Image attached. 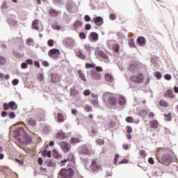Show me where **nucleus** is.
<instances>
[{
	"label": "nucleus",
	"mask_w": 178,
	"mask_h": 178,
	"mask_svg": "<svg viewBox=\"0 0 178 178\" xmlns=\"http://www.w3.org/2000/svg\"><path fill=\"white\" fill-rule=\"evenodd\" d=\"M67 161L74 163V155L72 153H70L67 156Z\"/></svg>",
	"instance_id": "34"
},
{
	"label": "nucleus",
	"mask_w": 178,
	"mask_h": 178,
	"mask_svg": "<svg viewBox=\"0 0 178 178\" xmlns=\"http://www.w3.org/2000/svg\"><path fill=\"white\" fill-rule=\"evenodd\" d=\"M105 79L106 81H109V83H112V81H113V76H112V75L109 73H106L105 74Z\"/></svg>",
	"instance_id": "33"
},
{
	"label": "nucleus",
	"mask_w": 178,
	"mask_h": 178,
	"mask_svg": "<svg viewBox=\"0 0 178 178\" xmlns=\"http://www.w3.org/2000/svg\"><path fill=\"white\" fill-rule=\"evenodd\" d=\"M147 115H148V111L147 110L142 109L138 112V115L141 116V118H146Z\"/></svg>",
	"instance_id": "27"
},
{
	"label": "nucleus",
	"mask_w": 178,
	"mask_h": 178,
	"mask_svg": "<svg viewBox=\"0 0 178 178\" xmlns=\"http://www.w3.org/2000/svg\"><path fill=\"white\" fill-rule=\"evenodd\" d=\"M60 13H62V12L58 11L54 8H50L49 10V15L51 17H58Z\"/></svg>",
	"instance_id": "15"
},
{
	"label": "nucleus",
	"mask_w": 178,
	"mask_h": 178,
	"mask_svg": "<svg viewBox=\"0 0 178 178\" xmlns=\"http://www.w3.org/2000/svg\"><path fill=\"white\" fill-rule=\"evenodd\" d=\"M61 178H72L74 176V171L73 169H62L58 174Z\"/></svg>",
	"instance_id": "3"
},
{
	"label": "nucleus",
	"mask_w": 178,
	"mask_h": 178,
	"mask_svg": "<svg viewBox=\"0 0 178 178\" xmlns=\"http://www.w3.org/2000/svg\"><path fill=\"white\" fill-rule=\"evenodd\" d=\"M6 63V57H3L2 56H0V65L1 66H3Z\"/></svg>",
	"instance_id": "40"
},
{
	"label": "nucleus",
	"mask_w": 178,
	"mask_h": 178,
	"mask_svg": "<svg viewBox=\"0 0 178 178\" xmlns=\"http://www.w3.org/2000/svg\"><path fill=\"white\" fill-rule=\"evenodd\" d=\"M45 163L47 165V166L49 167H51V168H54L56 163L54 162L53 160H51V159H47L45 161Z\"/></svg>",
	"instance_id": "25"
},
{
	"label": "nucleus",
	"mask_w": 178,
	"mask_h": 178,
	"mask_svg": "<svg viewBox=\"0 0 178 178\" xmlns=\"http://www.w3.org/2000/svg\"><path fill=\"white\" fill-rule=\"evenodd\" d=\"M52 29H54V30H61L62 29V26H59V24H58V23L55 22L52 24L51 26Z\"/></svg>",
	"instance_id": "39"
},
{
	"label": "nucleus",
	"mask_w": 178,
	"mask_h": 178,
	"mask_svg": "<svg viewBox=\"0 0 178 178\" xmlns=\"http://www.w3.org/2000/svg\"><path fill=\"white\" fill-rule=\"evenodd\" d=\"M4 111H8L11 109V111H16L17 109V104L15 102H10L9 104L4 103L3 104Z\"/></svg>",
	"instance_id": "9"
},
{
	"label": "nucleus",
	"mask_w": 178,
	"mask_h": 178,
	"mask_svg": "<svg viewBox=\"0 0 178 178\" xmlns=\"http://www.w3.org/2000/svg\"><path fill=\"white\" fill-rule=\"evenodd\" d=\"M60 147L62 149V151L66 154L67 152H69V151H70V149L72 148V146L70 145V143L65 142V141H63L60 143Z\"/></svg>",
	"instance_id": "10"
},
{
	"label": "nucleus",
	"mask_w": 178,
	"mask_h": 178,
	"mask_svg": "<svg viewBox=\"0 0 178 178\" xmlns=\"http://www.w3.org/2000/svg\"><path fill=\"white\" fill-rule=\"evenodd\" d=\"M95 70L97 72H102L104 70V69H102V67H101V66H97L95 67Z\"/></svg>",
	"instance_id": "64"
},
{
	"label": "nucleus",
	"mask_w": 178,
	"mask_h": 178,
	"mask_svg": "<svg viewBox=\"0 0 178 178\" xmlns=\"http://www.w3.org/2000/svg\"><path fill=\"white\" fill-rule=\"evenodd\" d=\"M127 129L128 134H131V133H133V128L131 127L127 126Z\"/></svg>",
	"instance_id": "52"
},
{
	"label": "nucleus",
	"mask_w": 178,
	"mask_h": 178,
	"mask_svg": "<svg viewBox=\"0 0 178 178\" xmlns=\"http://www.w3.org/2000/svg\"><path fill=\"white\" fill-rule=\"evenodd\" d=\"M151 129H158L159 123L158 121L153 120L149 122Z\"/></svg>",
	"instance_id": "21"
},
{
	"label": "nucleus",
	"mask_w": 178,
	"mask_h": 178,
	"mask_svg": "<svg viewBox=\"0 0 178 178\" xmlns=\"http://www.w3.org/2000/svg\"><path fill=\"white\" fill-rule=\"evenodd\" d=\"M90 169L92 170V172H97L98 170L101 169V166L98 165V163H97V160L92 161L91 165H90Z\"/></svg>",
	"instance_id": "12"
},
{
	"label": "nucleus",
	"mask_w": 178,
	"mask_h": 178,
	"mask_svg": "<svg viewBox=\"0 0 178 178\" xmlns=\"http://www.w3.org/2000/svg\"><path fill=\"white\" fill-rule=\"evenodd\" d=\"M173 159V156H172V154H165L161 156L159 162L160 163H162L163 165H169L170 162H172V160Z\"/></svg>",
	"instance_id": "5"
},
{
	"label": "nucleus",
	"mask_w": 178,
	"mask_h": 178,
	"mask_svg": "<svg viewBox=\"0 0 178 178\" xmlns=\"http://www.w3.org/2000/svg\"><path fill=\"white\" fill-rule=\"evenodd\" d=\"M118 104L121 106L125 105L126 104V97L123 96H120L118 98Z\"/></svg>",
	"instance_id": "31"
},
{
	"label": "nucleus",
	"mask_w": 178,
	"mask_h": 178,
	"mask_svg": "<svg viewBox=\"0 0 178 178\" xmlns=\"http://www.w3.org/2000/svg\"><path fill=\"white\" fill-rule=\"evenodd\" d=\"M90 103L95 108H99V102L98 101V99H91L90 100Z\"/></svg>",
	"instance_id": "26"
},
{
	"label": "nucleus",
	"mask_w": 178,
	"mask_h": 178,
	"mask_svg": "<svg viewBox=\"0 0 178 178\" xmlns=\"http://www.w3.org/2000/svg\"><path fill=\"white\" fill-rule=\"evenodd\" d=\"M83 109L86 112H92V107L90 105H86Z\"/></svg>",
	"instance_id": "41"
},
{
	"label": "nucleus",
	"mask_w": 178,
	"mask_h": 178,
	"mask_svg": "<svg viewBox=\"0 0 178 178\" xmlns=\"http://www.w3.org/2000/svg\"><path fill=\"white\" fill-rule=\"evenodd\" d=\"M89 38L92 41H97L98 40V33L95 32H92L89 35Z\"/></svg>",
	"instance_id": "20"
},
{
	"label": "nucleus",
	"mask_w": 178,
	"mask_h": 178,
	"mask_svg": "<svg viewBox=\"0 0 178 178\" xmlns=\"http://www.w3.org/2000/svg\"><path fill=\"white\" fill-rule=\"evenodd\" d=\"M83 27V22L80 20H77L74 22L73 25V29L74 30H79V29H81Z\"/></svg>",
	"instance_id": "17"
},
{
	"label": "nucleus",
	"mask_w": 178,
	"mask_h": 178,
	"mask_svg": "<svg viewBox=\"0 0 178 178\" xmlns=\"http://www.w3.org/2000/svg\"><path fill=\"white\" fill-rule=\"evenodd\" d=\"M126 122H127V123H134V118L133 117H127L126 118Z\"/></svg>",
	"instance_id": "45"
},
{
	"label": "nucleus",
	"mask_w": 178,
	"mask_h": 178,
	"mask_svg": "<svg viewBox=\"0 0 178 178\" xmlns=\"http://www.w3.org/2000/svg\"><path fill=\"white\" fill-rule=\"evenodd\" d=\"M112 49L114 51L116 54H119L120 51V47L119 44H115L112 46Z\"/></svg>",
	"instance_id": "35"
},
{
	"label": "nucleus",
	"mask_w": 178,
	"mask_h": 178,
	"mask_svg": "<svg viewBox=\"0 0 178 178\" xmlns=\"http://www.w3.org/2000/svg\"><path fill=\"white\" fill-rule=\"evenodd\" d=\"M28 124L29 126H32V127H35V126L37 124V121H35V119L30 118L28 119Z\"/></svg>",
	"instance_id": "23"
},
{
	"label": "nucleus",
	"mask_w": 178,
	"mask_h": 178,
	"mask_svg": "<svg viewBox=\"0 0 178 178\" xmlns=\"http://www.w3.org/2000/svg\"><path fill=\"white\" fill-rule=\"evenodd\" d=\"M84 19L86 22H90L91 21V17H90V15H85L84 16Z\"/></svg>",
	"instance_id": "63"
},
{
	"label": "nucleus",
	"mask_w": 178,
	"mask_h": 178,
	"mask_svg": "<svg viewBox=\"0 0 178 178\" xmlns=\"http://www.w3.org/2000/svg\"><path fill=\"white\" fill-rule=\"evenodd\" d=\"M137 42L139 45L144 46L147 42V40H145L144 37H139L137 38Z\"/></svg>",
	"instance_id": "22"
},
{
	"label": "nucleus",
	"mask_w": 178,
	"mask_h": 178,
	"mask_svg": "<svg viewBox=\"0 0 178 178\" xmlns=\"http://www.w3.org/2000/svg\"><path fill=\"white\" fill-rule=\"evenodd\" d=\"M22 69H27L29 67V65H27L26 63H22L21 64Z\"/></svg>",
	"instance_id": "58"
},
{
	"label": "nucleus",
	"mask_w": 178,
	"mask_h": 178,
	"mask_svg": "<svg viewBox=\"0 0 178 178\" xmlns=\"http://www.w3.org/2000/svg\"><path fill=\"white\" fill-rule=\"evenodd\" d=\"M78 74L81 80L83 81H87V79L86 78V75H84V73H83V71L81 70H78Z\"/></svg>",
	"instance_id": "29"
},
{
	"label": "nucleus",
	"mask_w": 178,
	"mask_h": 178,
	"mask_svg": "<svg viewBox=\"0 0 178 178\" xmlns=\"http://www.w3.org/2000/svg\"><path fill=\"white\" fill-rule=\"evenodd\" d=\"M85 30H91V24H86L85 25Z\"/></svg>",
	"instance_id": "62"
},
{
	"label": "nucleus",
	"mask_w": 178,
	"mask_h": 178,
	"mask_svg": "<svg viewBox=\"0 0 178 178\" xmlns=\"http://www.w3.org/2000/svg\"><path fill=\"white\" fill-rule=\"evenodd\" d=\"M78 143H80V139H79V138L72 137L70 140V144H72V145H74V144H77Z\"/></svg>",
	"instance_id": "32"
},
{
	"label": "nucleus",
	"mask_w": 178,
	"mask_h": 178,
	"mask_svg": "<svg viewBox=\"0 0 178 178\" xmlns=\"http://www.w3.org/2000/svg\"><path fill=\"white\" fill-rule=\"evenodd\" d=\"M154 76L156 77V79H158V80H160V79L162 78V74H161L159 72H155Z\"/></svg>",
	"instance_id": "47"
},
{
	"label": "nucleus",
	"mask_w": 178,
	"mask_h": 178,
	"mask_svg": "<svg viewBox=\"0 0 178 178\" xmlns=\"http://www.w3.org/2000/svg\"><path fill=\"white\" fill-rule=\"evenodd\" d=\"M95 55L98 59H100V60H104L106 63L109 62V57H108V55L102 51V50H100L99 48L96 49Z\"/></svg>",
	"instance_id": "4"
},
{
	"label": "nucleus",
	"mask_w": 178,
	"mask_h": 178,
	"mask_svg": "<svg viewBox=\"0 0 178 178\" xmlns=\"http://www.w3.org/2000/svg\"><path fill=\"white\" fill-rule=\"evenodd\" d=\"M159 104L160 105V106H163V108H168V106H169V103L163 99H161L159 101Z\"/></svg>",
	"instance_id": "24"
},
{
	"label": "nucleus",
	"mask_w": 178,
	"mask_h": 178,
	"mask_svg": "<svg viewBox=\"0 0 178 178\" xmlns=\"http://www.w3.org/2000/svg\"><path fill=\"white\" fill-rule=\"evenodd\" d=\"M70 94L71 95V97H76L77 95H79V90L77 89H76V87L73 86L70 88Z\"/></svg>",
	"instance_id": "19"
},
{
	"label": "nucleus",
	"mask_w": 178,
	"mask_h": 178,
	"mask_svg": "<svg viewBox=\"0 0 178 178\" xmlns=\"http://www.w3.org/2000/svg\"><path fill=\"white\" fill-rule=\"evenodd\" d=\"M109 17H110L111 20H115V19H116V14L111 13V14H110Z\"/></svg>",
	"instance_id": "53"
},
{
	"label": "nucleus",
	"mask_w": 178,
	"mask_h": 178,
	"mask_svg": "<svg viewBox=\"0 0 178 178\" xmlns=\"http://www.w3.org/2000/svg\"><path fill=\"white\" fill-rule=\"evenodd\" d=\"M13 86H17L19 84V79H15L12 82Z\"/></svg>",
	"instance_id": "59"
},
{
	"label": "nucleus",
	"mask_w": 178,
	"mask_h": 178,
	"mask_svg": "<svg viewBox=\"0 0 178 178\" xmlns=\"http://www.w3.org/2000/svg\"><path fill=\"white\" fill-rule=\"evenodd\" d=\"M87 36L86 35V33L84 32H81L79 33V38L81 39V40H86V38Z\"/></svg>",
	"instance_id": "48"
},
{
	"label": "nucleus",
	"mask_w": 178,
	"mask_h": 178,
	"mask_svg": "<svg viewBox=\"0 0 178 178\" xmlns=\"http://www.w3.org/2000/svg\"><path fill=\"white\" fill-rule=\"evenodd\" d=\"M165 98H175V94L173 93V90H168L164 94Z\"/></svg>",
	"instance_id": "18"
},
{
	"label": "nucleus",
	"mask_w": 178,
	"mask_h": 178,
	"mask_svg": "<svg viewBox=\"0 0 178 178\" xmlns=\"http://www.w3.org/2000/svg\"><path fill=\"white\" fill-rule=\"evenodd\" d=\"M164 79L165 80H172V75L169 74H166L164 76Z\"/></svg>",
	"instance_id": "54"
},
{
	"label": "nucleus",
	"mask_w": 178,
	"mask_h": 178,
	"mask_svg": "<svg viewBox=\"0 0 178 178\" xmlns=\"http://www.w3.org/2000/svg\"><path fill=\"white\" fill-rule=\"evenodd\" d=\"M139 155H140L142 158H145V156H147V152H145V150H140Z\"/></svg>",
	"instance_id": "44"
},
{
	"label": "nucleus",
	"mask_w": 178,
	"mask_h": 178,
	"mask_svg": "<svg viewBox=\"0 0 178 178\" xmlns=\"http://www.w3.org/2000/svg\"><path fill=\"white\" fill-rule=\"evenodd\" d=\"M92 78L94 80H99L101 79V74L97 72H93L92 74Z\"/></svg>",
	"instance_id": "30"
},
{
	"label": "nucleus",
	"mask_w": 178,
	"mask_h": 178,
	"mask_svg": "<svg viewBox=\"0 0 178 178\" xmlns=\"http://www.w3.org/2000/svg\"><path fill=\"white\" fill-rule=\"evenodd\" d=\"M37 77L39 81H42L44 80V74H42V73L38 74Z\"/></svg>",
	"instance_id": "46"
},
{
	"label": "nucleus",
	"mask_w": 178,
	"mask_h": 178,
	"mask_svg": "<svg viewBox=\"0 0 178 178\" xmlns=\"http://www.w3.org/2000/svg\"><path fill=\"white\" fill-rule=\"evenodd\" d=\"M79 154H80V155H90V150L86 147H82L79 150Z\"/></svg>",
	"instance_id": "16"
},
{
	"label": "nucleus",
	"mask_w": 178,
	"mask_h": 178,
	"mask_svg": "<svg viewBox=\"0 0 178 178\" xmlns=\"http://www.w3.org/2000/svg\"><path fill=\"white\" fill-rule=\"evenodd\" d=\"M91 22H94L96 26L101 27V26L104 24V18H102V17H97L93 18Z\"/></svg>",
	"instance_id": "14"
},
{
	"label": "nucleus",
	"mask_w": 178,
	"mask_h": 178,
	"mask_svg": "<svg viewBox=\"0 0 178 178\" xmlns=\"http://www.w3.org/2000/svg\"><path fill=\"white\" fill-rule=\"evenodd\" d=\"M97 144H98L99 145H102V144H104V140L102 139H97L96 140Z\"/></svg>",
	"instance_id": "60"
},
{
	"label": "nucleus",
	"mask_w": 178,
	"mask_h": 178,
	"mask_svg": "<svg viewBox=\"0 0 178 178\" xmlns=\"http://www.w3.org/2000/svg\"><path fill=\"white\" fill-rule=\"evenodd\" d=\"M26 63L27 64V65H30L31 66H33V60H31V59H27V60H26Z\"/></svg>",
	"instance_id": "56"
},
{
	"label": "nucleus",
	"mask_w": 178,
	"mask_h": 178,
	"mask_svg": "<svg viewBox=\"0 0 178 178\" xmlns=\"http://www.w3.org/2000/svg\"><path fill=\"white\" fill-rule=\"evenodd\" d=\"M48 56L55 60L58 58H60V50L58 49H51L49 51Z\"/></svg>",
	"instance_id": "6"
},
{
	"label": "nucleus",
	"mask_w": 178,
	"mask_h": 178,
	"mask_svg": "<svg viewBox=\"0 0 178 178\" xmlns=\"http://www.w3.org/2000/svg\"><path fill=\"white\" fill-rule=\"evenodd\" d=\"M76 56H78V58H79V59H82L83 60H86V56H84V54H83V53H81V51H79L76 53Z\"/></svg>",
	"instance_id": "37"
},
{
	"label": "nucleus",
	"mask_w": 178,
	"mask_h": 178,
	"mask_svg": "<svg viewBox=\"0 0 178 178\" xmlns=\"http://www.w3.org/2000/svg\"><path fill=\"white\" fill-rule=\"evenodd\" d=\"M63 44L65 47H73L76 44V42L74 41V39H73L72 38H65L63 40Z\"/></svg>",
	"instance_id": "11"
},
{
	"label": "nucleus",
	"mask_w": 178,
	"mask_h": 178,
	"mask_svg": "<svg viewBox=\"0 0 178 178\" xmlns=\"http://www.w3.org/2000/svg\"><path fill=\"white\" fill-rule=\"evenodd\" d=\"M148 162L149 163H150V165H154V163H155V161H154V158L152 157L149 158Z\"/></svg>",
	"instance_id": "57"
},
{
	"label": "nucleus",
	"mask_w": 178,
	"mask_h": 178,
	"mask_svg": "<svg viewBox=\"0 0 178 178\" xmlns=\"http://www.w3.org/2000/svg\"><path fill=\"white\" fill-rule=\"evenodd\" d=\"M86 69H90V68L95 69V64L86 63Z\"/></svg>",
	"instance_id": "43"
},
{
	"label": "nucleus",
	"mask_w": 178,
	"mask_h": 178,
	"mask_svg": "<svg viewBox=\"0 0 178 178\" xmlns=\"http://www.w3.org/2000/svg\"><path fill=\"white\" fill-rule=\"evenodd\" d=\"M57 119L58 122H63L65 120V116H63V114L58 113L57 115Z\"/></svg>",
	"instance_id": "36"
},
{
	"label": "nucleus",
	"mask_w": 178,
	"mask_h": 178,
	"mask_svg": "<svg viewBox=\"0 0 178 178\" xmlns=\"http://www.w3.org/2000/svg\"><path fill=\"white\" fill-rule=\"evenodd\" d=\"M47 45L49 47H54V40L50 39L47 41Z\"/></svg>",
	"instance_id": "50"
},
{
	"label": "nucleus",
	"mask_w": 178,
	"mask_h": 178,
	"mask_svg": "<svg viewBox=\"0 0 178 178\" xmlns=\"http://www.w3.org/2000/svg\"><path fill=\"white\" fill-rule=\"evenodd\" d=\"M17 139L21 145H29L31 143V137L24 131V128L17 129Z\"/></svg>",
	"instance_id": "2"
},
{
	"label": "nucleus",
	"mask_w": 178,
	"mask_h": 178,
	"mask_svg": "<svg viewBox=\"0 0 178 178\" xmlns=\"http://www.w3.org/2000/svg\"><path fill=\"white\" fill-rule=\"evenodd\" d=\"M76 4L73 1H68L66 4V9L70 13H73Z\"/></svg>",
	"instance_id": "13"
},
{
	"label": "nucleus",
	"mask_w": 178,
	"mask_h": 178,
	"mask_svg": "<svg viewBox=\"0 0 178 178\" xmlns=\"http://www.w3.org/2000/svg\"><path fill=\"white\" fill-rule=\"evenodd\" d=\"M165 120L167 122H169L172 119V113H169L168 114H165L164 115Z\"/></svg>",
	"instance_id": "42"
},
{
	"label": "nucleus",
	"mask_w": 178,
	"mask_h": 178,
	"mask_svg": "<svg viewBox=\"0 0 178 178\" xmlns=\"http://www.w3.org/2000/svg\"><path fill=\"white\" fill-rule=\"evenodd\" d=\"M129 45H130L131 47H136V46L134 45V40L133 38L129 39Z\"/></svg>",
	"instance_id": "49"
},
{
	"label": "nucleus",
	"mask_w": 178,
	"mask_h": 178,
	"mask_svg": "<svg viewBox=\"0 0 178 178\" xmlns=\"http://www.w3.org/2000/svg\"><path fill=\"white\" fill-rule=\"evenodd\" d=\"M85 49L87 52L91 53V47H90V44H86Z\"/></svg>",
	"instance_id": "51"
},
{
	"label": "nucleus",
	"mask_w": 178,
	"mask_h": 178,
	"mask_svg": "<svg viewBox=\"0 0 178 178\" xmlns=\"http://www.w3.org/2000/svg\"><path fill=\"white\" fill-rule=\"evenodd\" d=\"M35 118L38 122H42L45 120V111L39 108L36 111Z\"/></svg>",
	"instance_id": "8"
},
{
	"label": "nucleus",
	"mask_w": 178,
	"mask_h": 178,
	"mask_svg": "<svg viewBox=\"0 0 178 178\" xmlns=\"http://www.w3.org/2000/svg\"><path fill=\"white\" fill-rule=\"evenodd\" d=\"M130 70L134 73V75L131 76V81H133V83H136V84L144 83V74L140 72V68L137 64L131 65Z\"/></svg>",
	"instance_id": "1"
},
{
	"label": "nucleus",
	"mask_w": 178,
	"mask_h": 178,
	"mask_svg": "<svg viewBox=\"0 0 178 178\" xmlns=\"http://www.w3.org/2000/svg\"><path fill=\"white\" fill-rule=\"evenodd\" d=\"M104 99H108V105H111V106H115L116 104H118V99H116V97L114 96H109V94L106 93L104 94L103 97Z\"/></svg>",
	"instance_id": "7"
},
{
	"label": "nucleus",
	"mask_w": 178,
	"mask_h": 178,
	"mask_svg": "<svg viewBox=\"0 0 178 178\" xmlns=\"http://www.w3.org/2000/svg\"><path fill=\"white\" fill-rule=\"evenodd\" d=\"M91 133L93 136H97V133H98V129H95L94 127H92Z\"/></svg>",
	"instance_id": "55"
},
{
	"label": "nucleus",
	"mask_w": 178,
	"mask_h": 178,
	"mask_svg": "<svg viewBox=\"0 0 178 178\" xmlns=\"http://www.w3.org/2000/svg\"><path fill=\"white\" fill-rule=\"evenodd\" d=\"M119 159V154H115V159H114V163L115 165H116L118 163V161Z\"/></svg>",
	"instance_id": "61"
},
{
	"label": "nucleus",
	"mask_w": 178,
	"mask_h": 178,
	"mask_svg": "<svg viewBox=\"0 0 178 178\" xmlns=\"http://www.w3.org/2000/svg\"><path fill=\"white\" fill-rule=\"evenodd\" d=\"M65 137L66 136L63 132H60L57 134V138H58V140H65Z\"/></svg>",
	"instance_id": "38"
},
{
	"label": "nucleus",
	"mask_w": 178,
	"mask_h": 178,
	"mask_svg": "<svg viewBox=\"0 0 178 178\" xmlns=\"http://www.w3.org/2000/svg\"><path fill=\"white\" fill-rule=\"evenodd\" d=\"M32 26L35 30H40V22L38 19L33 22Z\"/></svg>",
	"instance_id": "28"
}]
</instances>
